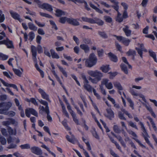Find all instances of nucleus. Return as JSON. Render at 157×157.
Wrapping results in <instances>:
<instances>
[{"mask_svg":"<svg viewBox=\"0 0 157 157\" xmlns=\"http://www.w3.org/2000/svg\"><path fill=\"white\" fill-rule=\"evenodd\" d=\"M38 91L41 94L42 98L45 99L48 101H50L49 95L46 93L43 89L39 88L38 89Z\"/></svg>","mask_w":157,"mask_h":157,"instance_id":"obj_15","label":"nucleus"},{"mask_svg":"<svg viewBox=\"0 0 157 157\" xmlns=\"http://www.w3.org/2000/svg\"><path fill=\"white\" fill-rule=\"evenodd\" d=\"M25 114L26 117L29 118L31 114L36 117H38V113L36 110L32 108H28L25 110Z\"/></svg>","mask_w":157,"mask_h":157,"instance_id":"obj_10","label":"nucleus"},{"mask_svg":"<svg viewBox=\"0 0 157 157\" xmlns=\"http://www.w3.org/2000/svg\"><path fill=\"white\" fill-rule=\"evenodd\" d=\"M126 100L127 101L129 104V106L132 109H134V103L133 102L131 98L129 97H128L126 98Z\"/></svg>","mask_w":157,"mask_h":157,"instance_id":"obj_42","label":"nucleus"},{"mask_svg":"<svg viewBox=\"0 0 157 157\" xmlns=\"http://www.w3.org/2000/svg\"><path fill=\"white\" fill-rule=\"evenodd\" d=\"M20 147L22 149H29L30 148V145L29 144H22L20 146Z\"/></svg>","mask_w":157,"mask_h":157,"instance_id":"obj_47","label":"nucleus"},{"mask_svg":"<svg viewBox=\"0 0 157 157\" xmlns=\"http://www.w3.org/2000/svg\"><path fill=\"white\" fill-rule=\"evenodd\" d=\"M108 56L110 59L113 62L116 63L118 60L117 56L111 52H109L108 54Z\"/></svg>","mask_w":157,"mask_h":157,"instance_id":"obj_18","label":"nucleus"},{"mask_svg":"<svg viewBox=\"0 0 157 157\" xmlns=\"http://www.w3.org/2000/svg\"><path fill=\"white\" fill-rule=\"evenodd\" d=\"M31 52L33 57V60H36L37 50L39 54H40L43 52V50L42 47L40 45H38L37 48L34 45H32L31 46Z\"/></svg>","mask_w":157,"mask_h":157,"instance_id":"obj_5","label":"nucleus"},{"mask_svg":"<svg viewBox=\"0 0 157 157\" xmlns=\"http://www.w3.org/2000/svg\"><path fill=\"white\" fill-rule=\"evenodd\" d=\"M7 121H4L2 122V124L7 127L9 126L11 124H13L15 123V119L11 118H8L6 119Z\"/></svg>","mask_w":157,"mask_h":157,"instance_id":"obj_13","label":"nucleus"},{"mask_svg":"<svg viewBox=\"0 0 157 157\" xmlns=\"http://www.w3.org/2000/svg\"><path fill=\"white\" fill-rule=\"evenodd\" d=\"M89 5L92 8L95 10L97 12L101 14H102L103 13V12L101 10L97 7L91 2L89 3Z\"/></svg>","mask_w":157,"mask_h":157,"instance_id":"obj_27","label":"nucleus"},{"mask_svg":"<svg viewBox=\"0 0 157 157\" xmlns=\"http://www.w3.org/2000/svg\"><path fill=\"white\" fill-rule=\"evenodd\" d=\"M67 109L70 113L71 114V115L75 113L74 112V111L72 109L71 107L69 104L68 103V102L67 103Z\"/></svg>","mask_w":157,"mask_h":157,"instance_id":"obj_52","label":"nucleus"},{"mask_svg":"<svg viewBox=\"0 0 157 157\" xmlns=\"http://www.w3.org/2000/svg\"><path fill=\"white\" fill-rule=\"evenodd\" d=\"M1 132L2 134L5 136H8L6 130L4 128H2L1 129Z\"/></svg>","mask_w":157,"mask_h":157,"instance_id":"obj_57","label":"nucleus"},{"mask_svg":"<svg viewBox=\"0 0 157 157\" xmlns=\"http://www.w3.org/2000/svg\"><path fill=\"white\" fill-rule=\"evenodd\" d=\"M98 34L101 37L104 39H107L108 37V36L104 32L99 31Z\"/></svg>","mask_w":157,"mask_h":157,"instance_id":"obj_43","label":"nucleus"},{"mask_svg":"<svg viewBox=\"0 0 157 157\" xmlns=\"http://www.w3.org/2000/svg\"><path fill=\"white\" fill-rule=\"evenodd\" d=\"M109 80L105 78L103 79L102 84L105 85L106 87L109 90L113 88V86L111 82H108Z\"/></svg>","mask_w":157,"mask_h":157,"instance_id":"obj_16","label":"nucleus"},{"mask_svg":"<svg viewBox=\"0 0 157 157\" xmlns=\"http://www.w3.org/2000/svg\"><path fill=\"white\" fill-rule=\"evenodd\" d=\"M87 73L89 75L92 77L97 78L99 80H101L102 77V74L97 70L93 71L92 70L88 71Z\"/></svg>","mask_w":157,"mask_h":157,"instance_id":"obj_9","label":"nucleus"},{"mask_svg":"<svg viewBox=\"0 0 157 157\" xmlns=\"http://www.w3.org/2000/svg\"><path fill=\"white\" fill-rule=\"evenodd\" d=\"M38 100L41 104L45 106V107L43 106H40L39 108L40 113L43 115V113L45 112L47 114L46 117L48 121L49 122H51L52 121V118L50 114V112L48 102L47 101L41 99Z\"/></svg>","mask_w":157,"mask_h":157,"instance_id":"obj_1","label":"nucleus"},{"mask_svg":"<svg viewBox=\"0 0 157 157\" xmlns=\"http://www.w3.org/2000/svg\"><path fill=\"white\" fill-rule=\"evenodd\" d=\"M73 105L75 108L77 110V113L81 116H82L83 115V114L82 112L80 110L78 107V106L74 104Z\"/></svg>","mask_w":157,"mask_h":157,"instance_id":"obj_55","label":"nucleus"},{"mask_svg":"<svg viewBox=\"0 0 157 157\" xmlns=\"http://www.w3.org/2000/svg\"><path fill=\"white\" fill-rule=\"evenodd\" d=\"M118 115L119 118L121 120H124L126 121V118L124 116V114L122 113L121 112H118Z\"/></svg>","mask_w":157,"mask_h":157,"instance_id":"obj_58","label":"nucleus"},{"mask_svg":"<svg viewBox=\"0 0 157 157\" xmlns=\"http://www.w3.org/2000/svg\"><path fill=\"white\" fill-rule=\"evenodd\" d=\"M148 52L149 56L153 58L154 61L157 63V59L155 53L151 49H149Z\"/></svg>","mask_w":157,"mask_h":157,"instance_id":"obj_22","label":"nucleus"},{"mask_svg":"<svg viewBox=\"0 0 157 157\" xmlns=\"http://www.w3.org/2000/svg\"><path fill=\"white\" fill-rule=\"evenodd\" d=\"M8 56L5 55L2 53L0 52V59L2 60H5L8 59Z\"/></svg>","mask_w":157,"mask_h":157,"instance_id":"obj_46","label":"nucleus"},{"mask_svg":"<svg viewBox=\"0 0 157 157\" xmlns=\"http://www.w3.org/2000/svg\"><path fill=\"white\" fill-rule=\"evenodd\" d=\"M34 61L35 62H36V63H35V67L36 69L40 72L41 77L42 78H44V71L39 68V66L36 62V61L35 60V61L34 60Z\"/></svg>","mask_w":157,"mask_h":157,"instance_id":"obj_24","label":"nucleus"},{"mask_svg":"<svg viewBox=\"0 0 157 157\" xmlns=\"http://www.w3.org/2000/svg\"><path fill=\"white\" fill-rule=\"evenodd\" d=\"M141 126L142 129L143 130V133H142V136L144 138L146 143L152 149H154V147L152 144L150 143L148 137H149L148 134L147 133L146 130L144 126L143 123L141 121H140L139 123Z\"/></svg>","mask_w":157,"mask_h":157,"instance_id":"obj_4","label":"nucleus"},{"mask_svg":"<svg viewBox=\"0 0 157 157\" xmlns=\"http://www.w3.org/2000/svg\"><path fill=\"white\" fill-rule=\"evenodd\" d=\"M30 149L33 153L37 155H40L39 157H44L41 155L42 154V151L39 147L36 146H33L30 148Z\"/></svg>","mask_w":157,"mask_h":157,"instance_id":"obj_11","label":"nucleus"},{"mask_svg":"<svg viewBox=\"0 0 157 157\" xmlns=\"http://www.w3.org/2000/svg\"><path fill=\"white\" fill-rule=\"evenodd\" d=\"M34 1L37 4L40 8L45 9L49 12L52 11L53 9L52 6L49 4L44 3L41 4V2L39 0H34Z\"/></svg>","mask_w":157,"mask_h":157,"instance_id":"obj_6","label":"nucleus"},{"mask_svg":"<svg viewBox=\"0 0 157 157\" xmlns=\"http://www.w3.org/2000/svg\"><path fill=\"white\" fill-rule=\"evenodd\" d=\"M107 115L106 117L109 120H111L114 117V113L111 108L107 109L106 110Z\"/></svg>","mask_w":157,"mask_h":157,"instance_id":"obj_17","label":"nucleus"},{"mask_svg":"<svg viewBox=\"0 0 157 157\" xmlns=\"http://www.w3.org/2000/svg\"><path fill=\"white\" fill-rule=\"evenodd\" d=\"M93 92L94 94V95L96 97L97 99L98 100H100L101 98V97L100 96L99 94L96 92V90L93 88Z\"/></svg>","mask_w":157,"mask_h":157,"instance_id":"obj_61","label":"nucleus"},{"mask_svg":"<svg viewBox=\"0 0 157 157\" xmlns=\"http://www.w3.org/2000/svg\"><path fill=\"white\" fill-rule=\"evenodd\" d=\"M49 22L51 25L52 26V28H54L56 30H57L58 28L55 22L52 20H49Z\"/></svg>","mask_w":157,"mask_h":157,"instance_id":"obj_59","label":"nucleus"},{"mask_svg":"<svg viewBox=\"0 0 157 157\" xmlns=\"http://www.w3.org/2000/svg\"><path fill=\"white\" fill-rule=\"evenodd\" d=\"M39 13L40 15L42 17H45L49 18H52L53 17L51 15L48 13L41 12H40Z\"/></svg>","mask_w":157,"mask_h":157,"instance_id":"obj_45","label":"nucleus"},{"mask_svg":"<svg viewBox=\"0 0 157 157\" xmlns=\"http://www.w3.org/2000/svg\"><path fill=\"white\" fill-rule=\"evenodd\" d=\"M62 124L65 127L66 129L67 130H70V128L68 126L67 123L66 121H63L62 122Z\"/></svg>","mask_w":157,"mask_h":157,"instance_id":"obj_62","label":"nucleus"},{"mask_svg":"<svg viewBox=\"0 0 157 157\" xmlns=\"http://www.w3.org/2000/svg\"><path fill=\"white\" fill-rule=\"evenodd\" d=\"M91 133H92L93 136L97 140H100V137L99 136L97 132L96 131L95 128H94L93 130H91L90 131Z\"/></svg>","mask_w":157,"mask_h":157,"instance_id":"obj_38","label":"nucleus"},{"mask_svg":"<svg viewBox=\"0 0 157 157\" xmlns=\"http://www.w3.org/2000/svg\"><path fill=\"white\" fill-rule=\"evenodd\" d=\"M124 27L123 28V31L127 36H130L131 34V30L129 29V27L128 25H124Z\"/></svg>","mask_w":157,"mask_h":157,"instance_id":"obj_20","label":"nucleus"},{"mask_svg":"<svg viewBox=\"0 0 157 157\" xmlns=\"http://www.w3.org/2000/svg\"><path fill=\"white\" fill-rule=\"evenodd\" d=\"M147 118L150 121L154 130L156 131L157 130V128L153 119L149 116H147Z\"/></svg>","mask_w":157,"mask_h":157,"instance_id":"obj_26","label":"nucleus"},{"mask_svg":"<svg viewBox=\"0 0 157 157\" xmlns=\"http://www.w3.org/2000/svg\"><path fill=\"white\" fill-rule=\"evenodd\" d=\"M89 80H90L93 83H97V82L100 81L101 80H98L97 78H93L91 77H90L89 79Z\"/></svg>","mask_w":157,"mask_h":157,"instance_id":"obj_63","label":"nucleus"},{"mask_svg":"<svg viewBox=\"0 0 157 157\" xmlns=\"http://www.w3.org/2000/svg\"><path fill=\"white\" fill-rule=\"evenodd\" d=\"M129 133L131 135L133 136L136 137L133 138L132 139L135 140L142 148L147 149V147H146L145 145L142 144L141 142L139 140L136 138L137 137V136L134 132L131 131L129 132Z\"/></svg>","mask_w":157,"mask_h":157,"instance_id":"obj_12","label":"nucleus"},{"mask_svg":"<svg viewBox=\"0 0 157 157\" xmlns=\"http://www.w3.org/2000/svg\"><path fill=\"white\" fill-rule=\"evenodd\" d=\"M126 54L128 56H132L133 57V59L136 55V52L135 50L131 49H129L126 53Z\"/></svg>","mask_w":157,"mask_h":157,"instance_id":"obj_33","label":"nucleus"},{"mask_svg":"<svg viewBox=\"0 0 157 157\" xmlns=\"http://www.w3.org/2000/svg\"><path fill=\"white\" fill-rule=\"evenodd\" d=\"M91 102L92 106L94 107V109L97 111V112L99 114H100V112L95 103L93 101L92 99H91Z\"/></svg>","mask_w":157,"mask_h":157,"instance_id":"obj_54","label":"nucleus"},{"mask_svg":"<svg viewBox=\"0 0 157 157\" xmlns=\"http://www.w3.org/2000/svg\"><path fill=\"white\" fill-rule=\"evenodd\" d=\"M0 103H1L0 107L4 108L7 111L12 106V103L10 102H2Z\"/></svg>","mask_w":157,"mask_h":157,"instance_id":"obj_19","label":"nucleus"},{"mask_svg":"<svg viewBox=\"0 0 157 157\" xmlns=\"http://www.w3.org/2000/svg\"><path fill=\"white\" fill-rule=\"evenodd\" d=\"M80 47L81 49L84 50L85 52L86 53L88 52L89 51V48L87 44H81L80 46Z\"/></svg>","mask_w":157,"mask_h":157,"instance_id":"obj_25","label":"nucleus"},{"mask_svg":"<svg viewBox=\"0 0 157 157\" xmlns=\"http://www.w3.org/2000/svg\"><path fill=\"white\" fill-rule=\"evenodd\" d=\"M109 74H110V78H113L117 75L118 73L117 72H110L109 73Z\"/></svg>","mask_w":157,"mask_h":157,"instance_id":"obj_64","label":"nucleus"},{"mask_svg":"<svg viewBox=\"0 0 157 157\" xmlns=\"http://www.w3.org/2000/svg\"><path fill=\"white\" fill-rule=\"evenodd\" d=\"M95 19L96 20L94 19V22L93 23V24L96 23L100 26H102L104 24V21L101 20L97 18H95Z\"/></svg>","mask_w":157,"mask_h":157,"instance_id":"obj_30","label":"nucleus"},{"mask_svg":"<svg viewBox=\"0 0 157 157\" xmlns=\"http://www.w3.org/2000/svg\"><path fill=\"white\" fill-rule=\"evenodd\" d=\"M81 19L83 21L88 22L91 24H93L94 23V19L92 18H89L88 17H81Z\"/></svg>","mask_w":157,"mask_h":157,"instance_id":"obj_28","label":"nucleus"},{"mask_svg":"<svg viewBox=\"0 0 157 157\" xmlns=\"http://www.w3.org/2000/svg\"><path fill=\"white\" fill-rule=\"evenodd\" d=\"M26 101L29 102H31L36 106L38 105V103L34 98H31L30 99H27Z\"/></svg>","mask_w":157,"mask_h":157,"instance_id":"obj_35","label":"nucleus"},{"mask_svg":"<svg viewBox=\"0 0 157 157\" xmlns=\"http://www.w3.org/2000/svg\"><path fill=\"white\" fill-rule=\"evenodd\" d=\"M114 86L117 88L119 90H122L123 88L120 82H115L113 83Z\"/></svg>","mask_w":157,"mask_h":157,"instance_id":"obj_37","label":"nucleus"},{"mask_svg":"<svg viewBox=\"0 0 157 157\" xmlns=\"http://www.w3.org/2000/svg\"><path fill=\"white\" fill-rule=\"evenodd\" d=\"M135 49L137 51L138 54L140 55V57L142 58L143 57V54L142 50L140 48L137 47Z\"/></svg>","mask_w":157,"mask_h":157,"instance_id":"obj_60","label":"nucleus"},{"mask_svg":"<svg viewBox=\"0 0 157 157\" xmlns=\"http://www.w3.org/2000/svg\"><path fill=\"white\" fill-rule=\"evenodd\" d=\"M58 67L60 71L62 72L63 75L66 77H67V72L63 68V67L59 65L58 66Z\"/></svg>","mask_w":157,"mask_h":157,"instance_id":"obj_40","label":"nucleus"},{"mask_svg":"<svg viewBox=\"0 0 157 157\" xmlns=\"http://www.w3.org/2000/svg\"><path fill=\"white\" fill-rule=\"evenodd\" d=\"M97 61V59L95 55L92 53L90 55L88 58L86 59L85 65L87 67H91L95 65Z\"/></svg>","mask_w":157,"mask_h":157,"instance_id":"obj_3","label":"nucleus"},{"mask_svg":"<svg viewBox=\"0 0 157 157\" xmlns=\"http://www.w3.org/2000/svg\"><path fill=\"white\" fill-rule=\"evenodd\" d=\"M66 138L67 140L71 143L74 144L75 143V139L72 138H71L70 136L68 135L66 136Z\"/></svg>","mask_w":157,"mask_h":157,"instance_id":"obj_51","label":"nucleus"},{"mask_svg":"<svg viewBox=\"0 0 157 157\" xmlns=\"http://www.w3.org/2000/svg\"><path fill=\"white\" fill-rule=\"evenodd\" d=\"M5 15L2 13V11L1 10H0V22H3L5 20Z\"/></svg>","mask_w":157,"mask_h":157,"instance_id":"obj_49","label":"nucleus"},{"mask_svg":"<svg viewBox=\"0 0 157 157\" xmlns=\"http://www.w3.org/2000/svg\"><path fill=\"white\" fill-rule=\"evenodd\" d=\"M55 11V15L57 17H60L62 15H65V12L61 10L57 9Z\"/></svg>","mask_w":157,"mask_h":157,"instance_id":"obj_23","label":"nucleus"},{"mask_svg":"<svg viewBox=\"0 0 157 157\" xmlns=\"http://www.w3.org/2000/svg\"><path fill=\"white\" fill-rule=\"evenodd\" d=\"M59 22L63 24H64L67 22L69 24L74 26H78L80 24L77 21V19L73 18H67L66 17H60L59 20Z\"/></svg>","mask_w":157,"mask_h":157,"instance_id":"obj_2","label":"nucleus"},{"mask_svg":"<svg viewBox=\"0 0 157 157\" xmlns=\"http://www.w3.org/2000/svg\"><path fill=\"white\" fill-rule=\"evenodd\" d=\"M9 12L11 17L14 19L17 20L20 22L22 21V19L20 18V15L16 12L10 10L9 11Z\"/></svg>","mask_w":157,"mask_h":157,"instance_id":"obj_14","label":"nucleus"},{"mask_svg":"<svg viewBox=\"0 0 157 157\" xmlns=\"http://www.w3.org/2000/svg\"><path fill=\"white\" fill-rule=\"evenodd\" d=\"M50 52L52 58L58 59L59 58V56L55 52L54 50L52 49L50 50Z\"/></svg>","mask_w":157,"mask_h":157,"instance_id":"obj_29","label":"nucleus"},{"mask_svg":"<svg viewBox=\"0 0 157 157\" xmlns=\"http://www.w3.org/2000/svg\"><path fill=\"white\" fill-rule=\"evenodd\" d=\"M145 107L147 110L150 112L151 116L154 118H155L156 117V115L153 111L152 108L150 106H148L147 105L145 106Z\"/></svg>","mask_w":157,"mask_h":157,"instance_id":"obj_31","label":"nucleus"},{"mask_svg":"<svg viewBox=\"0 0 157 157\" xmlns=\"http://www.w3.org/2000/svg\"><path fill=\"white\" fill-rule=\"evenodd\" d=\"M7 129L8 132L10 135H15L16 134V130L14 131L13 129L10 127L8 126L7 128Z\"/></svg>","mask_w":157,"mask_h":157,"instance_id":"obj_32","label":"nucleus"},{"mask_svg":"<svg viewBox=\"0 0 157 157\" xmlns=\"http://www.w3.org/2000/svg\"><path fill=\"white\" fill-rule=\"evenodd\" d=\"M112 36H113L116 37L118 41L122 43L125 46H128L130 42V40L122 36H118L115 34H113Z\"/></svg>","mask_w":157,"mask_h":157,"instance_id":"obj_8","label":"nucleus"},{"mask_svg":"<svg viewBox=\"0 0 157 157\" xmlns=\"http://www.w3.org/2000/svg\"><path fill=\"white\" fill-rule=\"evenodd\" d=\"M100 69L103 72L107 73L110 69V68L109 65H103L100 67Z\"/></svg>","mask_w":157,"mask_h":157,"instance_id":"obj_21","label":"nucleus"},{"mask_svg":"<svg viewBox=\"0 0 157 157\" xmlns=\"http://www.w3.org/2000/svg\"><path fill=\"white\" fill-rule=\"evenodd\" d=\"M120 66L122 71H123L125 74H128V70L126 65L124 63H121L120 65Z\"/></svg>","mask_w":157,"mask_h":157,"instance_id":"obj_34","label":"nucleus"},{"mask_svg":"<svg viewBox=\"0 0 157 157\" xmlns=\"http://www.w3.org/2000/svg\"><path fill=\"white\" fill-rule=\"evenodd\" d=\"M41 147H42L46 149L48 151V152L51 155H52L53 156H54V157H56V154L54 153L53 152L51 151L50 150L49 148H48V147L47 146H46L44 144H42V145H41Z\"/></svg>","mask_w":157,"mask_h":157,"instance_id":"obj_39","label":"nucleus"},{"mask_svg":"<svg viewBox=\"0 0 157 157\" xmlns=\"http://www.w3.org/2000/svg\"><path fill=\"white\" fill-rule=\"evenodd\" d=\"M3 38V36L0 35V40H2ZM2 44L5 45L8 48H14L13 41L10 40L7 37L6 38V40L0 41V45Z\"/></svg>","mask_w":157,"mask_h":157,"instance_id":"obj_7","label":"nucleus"},{"mask_svg":"<svg viewBox=\"0 0 157 157\" xmlns=\"http://www.w3.org/2000/svg\"><path fill=\"white\" fill-rule=\"evenodd\" d=\"M104 18L107 22L111 23L112 21V19L109 16H104Z\"/></svg>","mask_w":157,"mask_h":157,"instance_id":"obj_53","label":"nucleus"},{"mask_svg":"<svg viewBox=\"0 0 157 157\" xmlns=\"http://www.w3.org/2000/svg\"><path fill=\"white\" fill-rule=\"evenodd\" d=\"M85 89L89 92H92L93 88H92L91 86L89 84H84L83 86Z\"/></svg>","mask_w":157,"mask_h":157,"instance_id":"obj_41","label":"nucleus"},{"mask_svg":"<svg viewBox=\"0 0 157 157\" xmlns=\"http://www.w3.org/2000/svg\"><path fill=\"white\" fill-rule=\"evenodd\" d=\"M13 70L16 75L19 77L21 76L22 73L21 71L20 70L16 68H13Z\"/></svg>","mask_w":157,"mask_h":157,"instance_id":"obj_44","label":"nucleus"},{"mask_svg":"<svg viewBox=\"0 0 157 157\" xmlns=\"http://www.w3.org/2000/svg\"><path fill=\"white\" fill-rule=\"evenodd\" d=\"M71 115L75 122L77 125L79 124V121L78 119L76 118L75 114V113Z\"/></svg>","mask_w":157,"mask_h":157,"instance_id":"obj_56","label":"nucleus"},{"mask_svg":"<svg viewBox=\"0 0 157 157\" xmlns=\"http://www.w3.org/2000/svg\"><path fill=\"white\" fill-rule=\"evenodd\" d=\"M35 34L33 32L31 31L29 34V40L30 41H32L35 37Z\"/></svg>","mask_w":157,"mask_h":157,"instance_id":"obj_48","label":"nucleus"},{"mask_svg":"<svg viewBox=\"0 0 157 157\" xmlns=\"http://www.w3.org/2000/svg\"><path fill=\"white\" fill-rule=\"evenodd\" d=\"M29 28L31 30L34 31H36L37 29V27L35 25L31 22H29L28 23Z\"/></svg>","mask_w":157,"mask_h":157,"instance_id":"obj_36","label":"nucleus"},{"mask_svg":"<svg viewBox=\"0 0 157 157\" xmlns=\"http://www.w3.org/2000/svg\"><path fill=\"white\" fill-rule=\"evenodd\" d=\"M113 130L114 132L116 133H120L121 132V130L117 125H114L113 126Z\"/></svg>","mask_w":157,"mask_h":157,"instance_id":"obj_50","label":"nucleus"}]
</instances>
